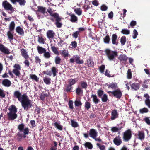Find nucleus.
Here are the masks:
<instances>
[{"label": "nucleus", "mask_w": 150, "mask_h": 150, "mask_svg": "<svg viewBox=\"0 0 150 150\" xmlns=\"http://www.w3.org/2000/svg\"><path fill=\"white\" fill-rule=\"evenodd\" d=\"M13 97L17 98L18 100L21 102L22 106L25 110H28L33 106L31 100L25 94L21 95L19 91H16L14 92Z\"/></svg>", "instance_id": "nucleus-1"}, {"label": "nucleus", "mask_w": 150, "mask_h": 150, "mask_svg": "<svg viewBox=\"0 0 150 150\" xmlns=\"http://www.w3.org/2000/svg\"><path fill=\"white\" fill-rule=\"evenodd\" d=\"M47 11L49 13V15L51 16L50 20L52 22L55 21V24L57 28H61L62 24L60 22L62 18L59 16V14L57 13H53V11L50 7H49L47 9Z\"/></svg>", "instance_id": "nucleus-2"}, {"label": "nucleus", "mask_w": 150, "mask_h": 150, "mask_svg": "<svg viewBox=\"0 0 150 150\" xmlns=\"http://www.w3.org/2000/svg\"><path fill=\"white\" fill-rule=\"evenodd\" d=\"M25 125L23 124H19L18 126V129L20 132H18L17 136V139L18 141H21L22 138H26L27 135H28L29 132V129L27 127L24 128Z\"/></svg>", "instance_id": "nucleus-3"}, {"label": "nucleus", "mask_w": 150, "mask_h": 150, "mask_svg": "<svg viewBox=\"0 0 150 150\" xmlns=\"http://www.w3.org/2000/svg\"><path fill=\"white\" fill-rule=\"evenodd\" d=\"M105 53L108 59L110 61H113L118 56V53L116 51H112L109 49L105 50Z\"/></svg>", "instance_id": "nucleus-4"}, {"label": "nucleus", "mask_w": 150, "mask_h": 150, "mask_svg": "<svg viewBox=\"0 0 150 150\" xmlns=\"http://www.w3.org/2000/svg\"><path fill=\"white\" fill-rule=\"evenodd\" d=\"M2 6L4 9L6 11H9L8 13L11 14L13 13L14 10L11 4L7 0H4L2 3Z\"/></svg>", "instance_id": "nucleus-5"}, {"label": "nucleus", "mask_w": 150, "mask_h": 150, "mask_svg": "<svg viewBox=\"0 0 150 150\" xmlns=\"http://www.w3.org/2000/svg\"><path fill=\"white\" fill-rule=\"evenodd\" d=\"M132 131L130 129H128L123 132L122 138L124 141L128 142L130 140L132 137Z\"/></svg>", "instance_id": "nucleus-6"}, {"label": "nucleus", "mask_w": 150, "mask_h": 150, "mask_svg": "<svg viewBox=\"0 0 150 150\" xmlns=\"http://www.w3.org/2000/svg\"><path fill=\"white\" fill-rule=\"evenodd\" d=\"M107 93L109 94L111 93L114 97H115L117 99H120L122 95V92L121 90L119 88L112 91H108Z\"/></svg>", "instance_id": "nucleus-7"}, {"label": "nucleus", "mask_w": 150, "mask_h": 150, "mask_svg": "<svg viewBox=\"0 0 150 150\" xmlns=\"http://www.w3.org/2000/svg\"><path fill=\"white\" fill-rule=\"evenodd\" d=\"M76 64H82L83 63V60H80V57L78 55L73 56V58L70 59L69 62L71 63H73L74 61Z\"/></svg>", "instance_id": "nucleus-8"}, {"label": "nucleus", "mask_w": 150, "mask_h": 150, "mask_svg": "<svg viewBox=\"0 0 150 150\" xmlns=\"http://www.w3.org/2000/svg\"><path fill=\"white\" fill-rule=\"evenodd\" d=\"M38 12H40L45 16H48V13L46 11V8L45 7L43 6H38V10L36 11V13L38 14Z\"/></svg>", "instance_id": "nucleus-9"}, {"label": "nucleus", "mask_w": 150, "mask_h": 150, "mask_svg": "<svg viewBox=\"0 0 150 150\" xmlns=\"http://www.w3.org/2000/svg\"><path fill=\"white\" fill-rule=\"evenodd\" d=\"M114 143L116 146H119L121 145L122 143V141L121 139V137L118 135L113 140Z\"/></svg>", "instance_id": "nucleus-10"}, {"label": "nucleus", "mask_w": 150, "mask_h": 150, "mask_svg": "<svg viewBox=\"0 0 150 150\" xmlns=\"http://www.w3.org/2000/svg\"><path fill=\"white\" fill-rule=\"evenodd\" d=\"M89 135L92 138H95L98 135V132L95 129H92L89 131Z\"/></svg>", "instance_id": "nucleus-11"}, {"label": "nucleus", "mask_w": 150, "mask_h": 150, "mask_svg": "<svg viewBox=\"0 0 150 150\" xmlns=\"http://www.w3.org/2000/svg\"><path fill=\"white\" fill-rule=\"evenodd\" d=\"M0 51L5 54H9L10 52L8 48H6L4 45L0 43Z\"/></svg>", "instance_id": "nucleus-12"}, {"label": "nucleus", "mask_w": 150, "mask_h": 150, "mask_svg": "<svg viewBox=\"0 0 150 150\" xmlns=\"http://www.w3.org/2000/svg\"><path fill=\"white\" fill-rule=\"evenodd\" d=\"M117 36L116 34H113L112 35L111 40L112 44L116 46L118 45V41L117 40Z\"/></svg>", "instance_id": "nucleus-13"}, {"label": "nucleus", "mask_w": 150, "mask_h": 150, "mask_svg": "<svg viewBox=\"0 0 150 150\" xmlns=\"http://www.w3.org/2000/svg\"><path fill=\"white\" fill-rule=\"evenodd\" d=\"M55 33L52 30H48L47 32V36L49 39H52L54 38Z\"/></svg>", "instance_id": "nucleus-14"}, {"label": "nucleus", "mask_w": 150, "mask_h": 150, "mask_svg": "<svg viewBox=\"0 0 150 150\" xmlns=\"http://www.w3.org/2000/svg\"><path fill=\"white\" fill-rule=\"evenodd\" d=\"M12 3L16 4V3H18L20 6H24L26 3L25 0H10Z\"/></svg>", "instance_id": "nucleus-15"}, {"label": "nucleus", "mask_w": 150, "mask_h": 150, "mask_svg": "<svg viewBox=\"0 0 150 150\" xmlns=\"http://www.w3.org/2000/svg\"><path fill=\"white\" fill-rule=\"evenodd\" d=\"M119 114L117 111L116 110H112L111 113V120H114L118 117Z\"/></svg>", "instance_id": "nucleus-16"}, {"label": "nucleus", "mask_w": 150, "mask_h": 150, "mask_svg": "<svg viewBox=\"0 0 150 150\" xmlns=\"http://www.w3.org/2000/svg\"><path fill=\"white\" fill-rule=\"evenodd\" d=\"M21 52L22 56L25 59H27L29 58L28 52L26 49L22 48L21 50Z\"/></svg>", "instance_id": "nucleus-17"}, {"label": "nucleus", "mask_w": 150, "mask_h": 150, "mask_svg": "<svg viewBox=\"0 0 150 150\" xmlns=\"http://www.w3.org/2000/svg\"><path fill=\"white\" fill-rule=\"evenodd\" d=\"M8 119L10 120H13L17 117V115L16 113L9 112L7 113Z\"/></svg>", "instance_id": "nucleus-18"}, {"label": "nucleus", "mask_w": 150, "mask_h": 150, "mask_svg": "<svg viewBox=\"0 0 150 150\" xmlns=\"http://www.w3.org/2000/svg\"><path fill=\"white\" fill-rule=\"evenodd\" d=\"M2 84L6 87H9L11 84V81L8 79H4L2 83Z\"/></svg>", "instance_id": "nucleus-19"}, {"label": "nucleus", "mask_w": 150, "mask_h": 150, "mask_svg": "<svg viewBox=\"0 0 150 150\" xmlns=\"http://www.w3.org/2000/svg\"><path fill=\"white\" fill-rule=\"evenodd\" d=\"M16 31L19 35H23L24 34V30L20 26H18L16 28Z\"/></svg>", "instance_id": "nucleus-20"}, {"label": "nucleus", "mask_w": 150, "mask_h": 150, "mask_svg": "<svg viewBox=\"0 0 150 150\" xmlns=\"http://www.w3.org/2000/svg\"><path fill=\"white\" fill-rule=\"evenodd\" d=\"M131 88L133 90L137 91L140 88V84L138 83H134L130 85Z\"/></svg>", "instance_id": "nucleus-21"}, {"label": "nucleus", "mask_w": 150, "mask_h": 150, "mask_svg": "<svg viewBox=\"0 0 150 150\" xmlns=\"http://www.w3.org/2000/svg\"><path fill=\"white\" fill-rule=\"evenodd\" d=\"M128 58V57L124 54L120 55L118 57V59L122 62H126Z\"/></svg>", "instance_id": "nucleus-22"}, {"label": "nucleus", "mask_w": 150, "mask_h": 150, "mask_svg": "<svg viewBox=\"0 0 150 150\" xmlns=\"http://www.w3.org/2000/svg\"><path fill=\"white\" fill-rule=\"evenodd\" d=\"M108 85V88H111L115 90L118 88V86L117 83H113L112 82L111 83L109 84Z\"/></svg>", "instance_id": "nucleus-23"}, {"label": "nucleus", "mask_w": 150, "mask_h": 150, "mask_svg": "<svg viewBox=\"0 0 150 150\" xmlns=\"http://www.w3.org/2000/svg\"><path fill=\"white\" fill-rule=\"evenodd\" d=\"M138 137V139L141 140H143L145 138L144 133L143 131H139L137 135Z\"/></svg>", "instance_id": "nucleus-24"}, {"label": "nucleus", "mask_w": 150, "mask_h": 150, "mask_svg": "<svg viewBox=\"0 0 150 150\" xmlns=\"http://www.w3.org/2000/svg\"><path fill=\"white\" fill-rule=\"evenodd\" d=\"M69 15L71 17L70 20L71 22L74 23L77 21L78 20V18L74 14H71L69 13Z\"/></svg>", "instance_id": "nucleus-25"}, {"label": "nucleus", "mask_w": 150, "mask_h": 150, "mask_svg": "<svg viewBox=\"0 0 150 150\" xmlns=\"http://www.w3.org/2000/svg\"><path fill=\"white\" fill-rule=\"evenodd\" d=\"M87 64L89 67H93L94 66V63L92 58L90 57L87 60Z\"/></svg>", "instance_id": "nucleus-26"}, {"label": "nucleus", "mask_w": 150, "mask_h": 150, "mask_svg": "<svg viewBox=\"0 0 150 150\" xmlns=\"http://www.w3.org/2000/svg\"><path fill=\"white\" fill-rule=\"evenodd\" d=\"M91 97L93 98V102L96 104H98L100 101V100L97 98V97L96 95L92 94Z\"/></svg>", "instance_id": "nucleus-27"}, {"label": "nucleus", "mask_w": 150, "mask_h": 150, "mask_svg": "<svg viewBox=\"0 0 150 150\" xmlns=\"http://www.w3.org/2000/svg\"><path fill=\"white\" fill-rule=\"evenodd\" d=\"M8 110L10 112L16 113L17 112V109L14 105H11L8 108Z\"/></svg>", "instance_id": "nucleus-28"}, {"label": "nucleus", "mask_w": 150, "mask_h": 150, "mask_svg": "<svg viewBox=\"0 0 150 150\" xmlns=\"http://www.w3.org/2000/svg\"><path fill=\"white\" fill-rule=\"evenodd\" d=\"M60 54L65 58L68 57L69 55L68 50L65 49L62 50Z\"/></svg>", "instance_id": "nucleus-29"}, {"label": "nucleus", "mask_w": 150, "mask_h": 150, "mask_svg": "<svg viewBox=\"0 0 150 150\" xmlns=\"http://www.w3.org/2000/svg\"><path fill=\"white\" fill-rule=\"evenodd\" d=\"M79 84L81 88L86 89L88 86V85L86 82L83 81H81L80 82Z\"/></svg>", "instance_id": "nucleus-30"}, {"label": "nucleus", "mask_w": 150, "mask_h": 150, "mask_svg": "<svg viewBox=\"0 0 150 150\" xmlns=\"http://www.w3.org/2000/svg\"><path fill=\"white\" fill-rule=\"evenodd\" d=\"M51 71L53 74V77H54L57 75V74L58 72V70L55 67H53L51 69Z\"/></svg>", "instance_id": "nucleus-31"}, {"label": "nucleus", "mask_w": 150, "mask_h": 150, "mask_svg": "<svg viewBox=\"0 0 150 150\" xmlns=\"http://www.w3.org/2000/svg\"><path fill=\"white\" fill-rule=\"evenodd\" d=\"M44 82L47 85H49L51 84V79L50 78L45 76L43 79Z\"/></svg>", "instance_id": "nucleus-32"}, {"label": "nucleus", "mask_w": 150, "mask_h": 150, "mask_svg": "<svg viewBox=\"0 0 150 150\" xmlns=\"http://www.w3.org/2000/svg\"><path fill=\"white\" fill-rule=\"evenodd\" d=\"M37 50L38 53L40 54L44 53L46 51V50L45 48H43L42 47L39 46H38Z\"/></svg>", "instance_id": "nucleus-33"}, {"label": "nucleus", "mask_w": 150, "mask_h": 150, "mask_svg": "<svg viewBox=\"0 0 150 150\" xmlns=\"http://www.w3.org/2000/svg\"><path fill=\"white\" fill-rule=\"evenodd\" d=\"M15 26V22L13 21H12L9 25V30L10 31H13L14 30Z\"/></svg>", "instance_id": "nucleus-34"}, {"label": "nucleus", "mask_w": 150, "mask_h": 150, "mask_svg": "<svg viewBox=\"0 0 150 150\" xmlns=\"http://www.w3.org/2000/svg\"><path fill=\"white\" fill-rule=\"evenodd\" d=\"M12 31H8L7 32V35L8 37V38L9 40L10 41H11L13 39V35L11 33Z\"/></svg>", "instance_id": "nucleus-35"}, {"label": "nucleus", "mask_w": 150, "mask_h": 150, "mask_svg": "<svg viewBox=\"0 0 150 150\" xmlns=\"http://www.w3.org/2000/svg\"><path fill=\"white\" fill-rule=\"evenodd\" d=\"M150 80L147 79L145 80L142 85V86L144 88H148V84L149 83Z\"/></svg>", "instance_id": "nucleus-36"}, {"label": "nucleus", "mask_w": 150, "mask_h": 150, "mask_svg": "<svg viewBox=\"0 0 150 150\" xmlns=\"http://www.w3.org/2000/svg\"><path fill=\"white\" fill-rule=\"evenodd\" d=\"M30 78L35 81L38 82L39 81V78L35 74H30Z\"/></svg>", "instance_id": "nucleus-37"}, {"label": "nucleus", "mask_w": 150, "mask_h": 150, "mask_svg": "<svg viewBox=\"0 0 150 150\" xmlns=\"http://www.w3.org/2000/svg\"><path fill=\"white\" fill-rule=\"evenodd\" d=\"M84 145L86 148L91 149L93 148V145L91 143L89 142H86L84 144Z\"/></svg>", "instance_id": "nucleus-38"}, {"label": "nucleus", "mask_w": 150, "mask_h": 150, "mask_svg": "<svg viewBox=\"0 0 150 150\" xmlns=\"http://www.w3.org/2000/svg\"><path fill=\"white\" fill-rule=\"evenodd\" d=\"M48 96V95L46 93H42L40 96V100L43 101H44L45 100L46 97Z\"/></svg>", "instance_id": "nucleus-39"}, {"label": "nucleus", "mask_w": 150, "mask_h": 150, "mask_svg": "<svg viewBox=\"0 0 150 150\" xmlns=\"http://www.w3.org/2000/svg\"><path fill=\"white\" fill-rule=\"evenodd\" d=\"M123 128V127L122 126L120 127H114L111 128V130L113 132H117L118 131L120 130Z\"/></svg>", "instance_id": "nucleus-40"}, {"label": "nucleus", "mask_w": 150, "mask_h": 150, "mask_svg": "<svg viewBox=\"0 0 150 150\" xmlns=\"http://www.w3.org/2000/svg\"><path fill=\"white\" fill-rule=\"evenodd\" d=\"M110 38L108 34H107L103 38L104 42L106 44H109L110 41Z\"/></svg>", "instance_id": "nucleus-41"}, {"label": "nucleus", "mask_w": 150, "mask_h": 150, "mask_svg": "<svg viewBox=\"0 0 150 150\" xmlns=\"http://www.w3.org/2000/svg\"><path fill=\"white\" fill-rule=\"evenodd\" d=\"M71 126L74 128L77 127L79 126L77 122L72 120H71Z\"/></svg>", "instance_id": "nucleus-42"}, {"label": "nucleus", "mask_w": 150, "mask_h": 150, "mask_svg": "<svg viewBox=\"0 0 150 150\" xmlns=\"http://www.w3.org/2000/svg\"><path fill=\"white\" fill-rule=\"evenodd\" d=\"M54 125L59 130H62L63 127L62 125H60L59 123L56 122H55L54 123Z\"/></svg>", "instance_id": "nucleus-43"}, {"label": "nucleus", "mask_w": 150, "mask_h": 150, "mask_svg": "<svg viewBox=\"0 0 150 150\" xmlns=\"http://www.w3.org/2000/svg\"><path fill=\"white\" fill-rule=\"evenodd\" d=\"M101 98L103 102H106L108 100V96L105 94H104L103 96L101 97Z\"/></svg>", "instance_id": "nucleus-44"}, {"label": "nucleus", "mask_w": 150, "mask_h": 150, "mask_svg": "<svg viewBox=\"0 0 150 150\" xmlns=\"http://www.w3.org/2000/svg\"><path fill=\"white\" fill-rule=\"evenodd\" d=\"M51 49L53 52L56 54L59 55V52L57 49L54 46H52L51 47Z\"/></svg>", "instance_id": "nucleus-45"}, {"label": "nucleus", "mask_w": 150, "mask_h": 150, "mask_svg": "<svg viewBox=\"0 0 150 150\" xmlns=\"http://www.w3.org/2000/svg\"><path fill=\"white\" fill-rule=\"evenodd\" d=\"M139 112L141 114L147 113L148 112L149 110L146 108L144 107L143 108L140 109Z\"/></svg>", "instance_id": "nucleus-46"}, {"label": "nucleus", "mask_w": 150, "mask_h": 150, "mask_svg": "<svg viewBox=\"0 0 150 150\" xmlns=\"http://www.w3.org/2000/svg\"><path fill=\"white\" fill-rule=\"evenodd\" d=\"M77 81L75 79H69L68 80L69 84L72 86L76 83Z\"/></svg>", "instance_id": "nucleus-47"}, {"label": "nucleus", "mask_w": 150, "mask_h": 150, "mask_svg": "<svg viewBox=\"0 0 150 150\" xmlns=\"http://www.w3.org/2000/svg\"><path fill=\"white\" fill-rule=\"evenodd\" d=\"M126 41V38L125 36H122L120 39V42L122 45H124L125 44Z\"/></svg>", "instance_id": "nucleus-48"}, {"label": "nucleus", "mask_w": 150, "mask_h": 150, "mask_svg": "<svg viewBox=\"0 0 150 150\" xmlns=\"http://www.w3.org/2000/svg\"><path fill=\"white\" fill-rule=\"evenodd\" d=\"M74 11L78 16L81 15L82 13V11L80 8H77L74 9Z\"/></svg>", "instance_id": "nucleus-49"}, {"label": "nucleus", "mask_w": 150, "mask_h": 150, "mask_svg": "<svg viewBox=\"0 0 150 150\" xmlns=\"http://www.w3.org/2000/svg\"><path fill=\"white\" fill-rule=\"evenodd\" d=\"M61 59L59 56H56L55 58V62L56 64H59L61 62Z\"/></svg>", "instance_id": "nucleus-50"}, {"label": "nucleus", "mask_w": 150, "mask_h": 150, "mask_svg": "<svg viewBox=\"0 0 150 150\" xmlns=\"http://www.w3.org/2000/svg\"><path fill=\"white\" fill-rule=\"evenodd\" d=\"M38 42L42 44H44L45 43L44 39L42 37H40L39 36H38Z\"/></svg>", "instance_id": "nucleus-51"}, {"label": "nucleus", "mask_w": 150, "mask_h": 150, "mask_svg": "<svg viewBox=\"0 0 150 150\" xmlns=\"http://www.w3.org/2000/svg\"><path fill=\"white\" fill-rule=\"evenodd\" d=\"M83 90L80 87H78L76 89V93L78 95H80L81 93H83Z\"/></svg>", "instance_id": "nucleus-52"}, {"label": "nucleus", "mask_w": 150, "mask_h": 150, "mask_svg": "<svg viewBox=\"0 0 150 150\" xmlns=\"http://www.w3.org/2000/svg\"><path fill=\"white\" fill-rule=\"evenodd\" d=\"M20 70L13 69L12 72L16 76L19 77L21 75V73L20 71Z\"/></svg>", "instance_id": "nucleus-53"}, {"label": "nucleus", "mask_w": 150, "mask_h": 150, "mask_svg": "<svg viewBox=\"0 0 150 150\" xmlns=\"http://www.w3.org/2000/svg\"><path fill=\"white\" fill-rule=\"evenodd\" d=\"M66 88L65 90L67 92H70L72 89V86L69 84L67 85L66 86Z\"/></svg>", "instance_id": "nucleus-54"}, {"label": "nucleus", "mask_w": 150, "mask_h": 150, "mask_svg": "<svg viewBox=\"0 0 150 150\" xmlns=\"http://www.w3.org/2000/svg\"><path fill=\"white\" fill-rule=\"evenodd\" d=\"M85 107L87 110H88L91 108V103L88 101H86L85 103Z\"/></svg>", "instance_id": "nucleus-55"}, {"label": "nucleus", "mask_w": 150, "mask_h": 150, "mask_svg": "<svg viewBox=\"0 0 150 150\" xmlns=\"http://www.w3.org/2000/svg\"><path fill=\"white\" fill-rule=\"evenodd\" d=\"M127 78L128 79H131L132 78V74L131 69H128L127 73Z\"/></svg>", "instance_id": "nucleus-56"}, {"label": "nucleus", "mask_w": 150, "mask_h": 150, "mask_svg": "<svg viewBox=\"0 0 150 150\" xmlns=\"http://www.w3.org/2000/svg\"><path fill=\"white\" fill-rule=\"evenodd\" d=\"M121 32L123 34L128 35L130 33V31L129 30L124 29L122 30Z\"/></svg>", "instance_id": "nucleus-57"}, {"label": "nucleus", "mask_w": 150, "mask_h": 150, "mask_svg": "<svg viewBox=\"0 0 150 150\" xmlns=\"http://www.w3.org/2000/svg\"><path fill=\"white\" fill-rule=\"evenodd\" d=\"M97 93L98 96L100 98H101L102 96V95L103 96V95L104 94V91H103L101 89H99L97 91Z\"/></svg>", "instance_id": "nucleus-58"}, {"label": "nucleus", "mask_w": 150, "mask_h": 150, "mask_svg": "<svg viewBox=\"0 0 150 150\" xmlns=\"http://www.w3.org/2000/svg\"><path fill=\"white\" fill-rule=\"evenodd\" d=\"M35 62L36 64H39L40 65H41L40 62H41V59L39 58V57L36 56L35 57Z\"/></svg>", "instance_id": "nucleus-59"}, {"label": "nucleus", "mask_w": 150, "mask_h": 150, "mask_svg": "<svg viewBox=\"0 0 150 150\" xmlns=\"http://www.w3.org/2000/svg\"><path fill=\"white\" fill-rule=\"evenodd\" d=\"M138 35V32L136 29H134L133 33V38L134 39H135Z\"/></svg>", "instance_id": "nucleus-60"}, {"label": "nucleus", "mask_w": 150, "mask_h": 150, "mask_svg": "<svg viewBox=\"0 0 150 150\" xmlns=\"http://www.w3.org/2000/svg\"><path fill=\"white\" fill-rule=\"evenodd\" d=\"M43 56L46 58H49L51 57V54L49 52L46 51L44 53Z\"/></svg>", "instance_id": "nucleus-61"}, {"label": "nucleus", "mask_w": 150, "mask_h": 150, "mask_svg": "<svg viewBox=\"0 0 150 150\" xmlns=\"http://www.w3.org/2000/svg\"><path fill=\"white\" fill-rule=\"evenodd\" d=\"M0 97L2 98H4L5 97V94L4 91L0 88Z\"/></svg>", "instance_id": "nucleus-62"}, {"label": "nucleus", "mask_w": 150, "mask_h": 150, "mask_svg": "<svg viewBox=\"0 0 150 150\" xmlns=\"http://www.w3.org/2000/svg\"><path fill=\"white\" fill-rule=\"evenodd\" d=\"M105 66L104 65H102L100 66L99 67V69L100 72L101 73H103L104 72Z\"/></svg>", "instance_id": "nucleus-63"}, {"label": "nucleus", "mask_w": 150, "mask_h": 150, "mask_svg": "<svg viewBox=\"0 0 150 150\" xmlns=\"http://www.w3.org/2000/svg\"><path fill=\"white\" fill-rule=\"evenodd\" d=\"M75 105L76 106H81L82 105V103L81 101L79 100H76L74 102Z\"/></svg>", "instance_id": "nucleus-64"}]
</instances>
